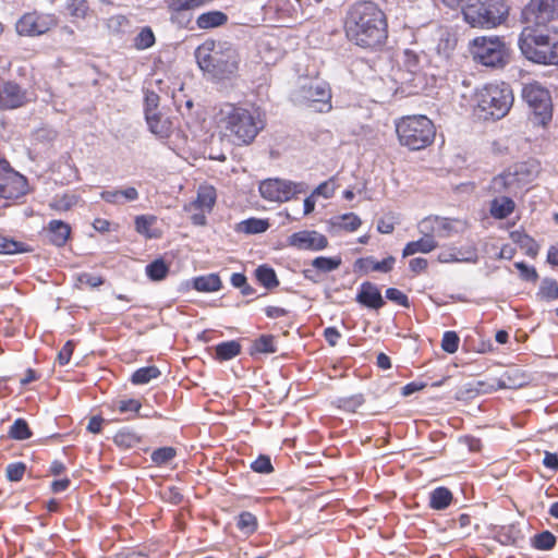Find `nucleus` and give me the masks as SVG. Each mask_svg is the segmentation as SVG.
<instances>
[{"label":"nucleus","mask_w":558,"mask_h":558,"mask_svg":"<svg viewBox=\"0 0 558 558\" xmlns=\"http://www.w3.org/2000/svg\"><path fill=\"white\" fill-rule=\"evenodd\" d=\"M228 22V16L221 11H208L202 13L196 19V25L201 29H209L225 25Z\"/></svg>","instance_id":"obj_24"},{"label":"nucleus","mask_w":558,"mask_h":558,"mask_svg":"<svg viewBox=\"0 0 558 558\" xmlns=\"http://www.w3.org/2000/svg\"><path fill=\"white\" fill-rule=\"evenodd\" d=\"M221 280L217 274L198 276L193 279V288L199 292H216L221 289Z\"/></svg>","instance_id":"obj_27"},{"label":"nucleus","mask_w":558,"mask_h":558,"mask_svg":"<svg viewBox=\"0 0 558 558\" xmlns=\"http://www.w3.org/2000/svg\"><path fill=\"white\" fill-rule=\"evenodd\" d=\"M436 223H437V216H429V217L422 219L417 225L420 233L425 238L435 240Z\"/></svg>","instance_id":"obj_48"},{"label":"nucleus","mask_w":558,"mask_h":558,"mask_svg":"<svg viewBox=\"0 0 558 558\" xmlns=\"http://www.w3.org/2000/svg\"><path fill=\"white\" fill-rule=\"evenodd\" d=\"M114 444L122 449H130L137 446L141 441L138 435L128 428L119 430L113 437Z\"/></svg>","instance_id":"obj_37"},{"label":"nucleus","mask_w":558,"mask_h":558,"mask_svg":"<svg viewBox=\"0 0 558 558\" xmlns=\"http://www.w3.org/2000/svg\"><path fill=\"white\" fill-rule=\"evenodd\" d=\"M253 351L257 353H275L277 347L272 335H262L253 343Z\"/></svg>","instance_id":"obj_44"},{"label":"nucleus","mask_w":558,"mask_h":558,"mask_svg":"<svg viewBox=\"0 0 558 558\" xmlns=\"http://www.w3.org/2000/svg\"><path fill=\"white\" fill-rule=\"evenodd\" d=\"M556 544V537L549 531L537 534L534 538V546L541 550H549Z\"/></svg>","instance_id":"obj_50"},{"label":"nucleus","mask_w":558,"mask_h":558,"mask_svg":"<svg viewBox=\"0 0 558 558\" xmlns=\"http://www.w3.org/2000/svg\"><path fill=\"white\" fill-rule=\"evenodd\" d=\"M538 294L546 300L558 299V283L554 279H544Z\"/></svg>","instance_id":"obj_49"},{"label":"nucleus","mask_w":558,"mask_h":558,"mask_svg":"<svg viewBox=\"0 0 558 558\" xmlns=\"http://www.w3.org/2000/svg\"><path fill=\"white\" fill-rule=\"evenodd\" d=\"M303 191L302 183L281 179H266L259 184L262 197L269 202H288Z\"/></svg>","instance_id":"obj_15"},{"label":"nucleus","mask_w":558,"mask_h":558,"mask_svg":"<svg viewBox=\"0 0 558 558\" xmlns=\"http://www.w3.org/2000/svg\"><path fill=\"white\" fill-rule=\"evenodd\" d=\"M342 260L339 256L326 257L318 256L312 260V266L314 269L320 272H330L339 268Z\"/></svg>","instance_id":"obj_40"},{"label":"nucleus","mask_w":558,"mask_h":558,"mask_svg":"<svg viewBox=\"0 0 558 558\" xmlns=\"http://www.w3.org/2000/svg\"><path fill=\"white\" fill-rule=\"evenodd\" d=\"M114 410H118L120 413H140L142 408V403L136 399H121L117 400L112 404Z\"/></svg>","instance_id":"obj_47"},{"label":"nucleus","mask_w":558,"mask_h":558,"mask_svg":"<svg viewBox=\"0 0 558 558\" xmlns=\"http://www.w3.org/2000/svg\"><path fill=\"white\" fill-rule=\"evenodd\" d=\"M396 132L401 145L420 150L433 143L435 126L425 116H408L396 122Z\"/></svg>","instance_id":"obj_6"},{"label":"nucleus","mask_w":558,"mask_h":558,"mask_svg":"<svg viewBox=\"0 0 558 558\" xmlns=\"http://www.w3.org/2000/svg\"><path fill=\"white\" fill-rule=\"evenodd\" d=\"M522 17L527 26L541 28L558 17V0H530Z\"/></svg>","instance_id":"obj_14"},{"label":"nucleus","mask_w":558,"mask_h":558,"mask_svg":"<svg viewBox=\"0 0 558 558\" xmlns=\"http://www.w3.org/2000/svg\"><path fill=\"white\" fill-rule=\"evenodd\" d=\"M459 336L454 331H446L441 340V349L447 353H456L459 349Z\"/></svg>","instance_id":"obj_52"},{"label":"nucleus","mask_w":558,"mask_h":558,"mask_svg":"<svg viewBox=\"0 0 558 558\" xmlns=\"http://www.w3.org/2000/svg\"><path fill=\"white\" fill-rule=\"evenodd\" d=\"M161 375V372L157 366H145L136 369L131 376V383L133 385H146L153 379H157Z\"/></svg>","instance_id":"obj_30"},{"label":"nucleus","mask_w":558,"mask_h":558,"mask_svg":"<svg viewBox=\"0 0 558 558\" xmlns=\"http://www.w3.org/2000/svg\"><path fill=\"white\" fill-rule=\"evenodd\" d=\"M515 267L520 270L521 277L527 281H535L537 279V272L535 268L529 267L524 263H517Z\"/></svg>","instance_id":"obj_62"},{"label":"nucleus","mask_w":558,"mask_h":558,"mask_svg":"<svg viewBox=\"0 0 558 558\" xmlns=\"http://www.w3.org/2000/svg\"><path fill=\"white\" fill-rule=\"evenodd\" d=\"M514 208V202L508 196H502L492 202L490 214L496 219H505L513 213Z\"/></svg>","instance_id":"obj_28"},{"label":"nucleus","mask_w":558,"mask_h":558,"mask_svg":"<svg viewBox=\"0 0 558 558\" xmlns=\"http://www.w3.org/2000/svg\"><path fill=\"white\" fill-rule=\"evenodd\" d=\"M199 69L213 78L225 80L236 73L240 57L236 49L227 43L206 40L195 50Z\"/></svg>","instance_id":"obj_3"},{"label":"nucleus","mask_w":558,"mask_h":558,"mask_svg":"<svg viewBox=\"0 0 558 558\" xmlns=\"http://www.w3.org/2000/svg\"><path fill=\"white\" fill-rule=\"evenodd\" d=\"M364 403V398L362 395H354L348 398H342L339 400V408L349 411L355 412L362 404Z\"/></svg>","instance_id":"obj_53"},{"label":"nucleus","mask_w":558,"mask_h":558,"mask_svg":"<svg viewBox=\"0 0 558 558\" xmlns=\"http://www.w3.org/2000/svg\"><path fill=\"white\" fill-rule=\"evenodd\" d=\"M217 198L216 190L211 185H201L197 190L195 201L185 206V210H199L210 213L215 206Z\"/></svg>","instance_id":"obj_21"},{"label":"nucleus","mask_w":558,"mask_h":558,"mask_svg":"<svg viewBox=\"0 0 558 558\" xmlns=\"http://www.w3.org/2000/svg\"><path fill=\"white\" fill-rule=\"evenodd\" d=\"M77 281L81 284H85L90 288H97L104 283V278L101 276H96L89 272H83L78 275Z\"/></svg>","instance_id":"obj_59"},{"label":"nucleus","mask_w":558,"mask_h":558,"mask_svg":"<svg viewBox=\"0 0 558 558\" xmlns=\"http://www.w3.org/2000/svg\"><path fill=\"white\" fill-rule=\"evenodd\" d=\"M386 298L398 305L409 307V299L408 296L400 290L396 288H389L386 290Z\"/></svg>","instance_id":"obj_58"},{"label":"nucleus","mask_w":558,"mask_h":558,"mask_svg":"<svg viewBox=\"0 0 558 558\" xmlns=\"http://www.w3.org/2000/svg\"><path fill=\"white\" fill-rule=\"evenodd\" d=\"M28 251L31 250L25 243L0 235V254H16Z\"/></svg>","instance_id":"obj_42"},{"label":"nucleus","mask_w":558,"mask_h":558,"mask_svg":"<svg viewBox=\"0 0 558 558\" xmlns=\"http://www.w3.org/2000/svg\"><path fill=\"white\" fill-rule=\"evenodd\" d=\"M288 245L301 251H322L328 246V239L315 230H302L287 239Z\"/></svg>","instance_id":"obj_19"},{"label":"nucleus","mask_w":558,"mask_h":558,"mask_svg":"<svg viewBox=\"0 0 558 558\" xmlns=\"http://www.w3.org/2000/svg\"><path fill=\"white\" fill-rule=\"evenodd\" d=\"M251 469L262 474H268L274 470L270 458L263 454L251 463Z\"/></svg>","instance_id":"obj_55"},{"label":"nucleus","mask_w":558,"mask_h":558,"mask_svg":"<svg viewBox=\"0 0 558 558\" xmlns=\"http://www.w3.org/2000/svg\"><path fill=\"white\" fill-rule=\"evenodd\" d=\"M159 95L153 90L145 92V116L158 112Z\"/></svg>","instance_id":"obj_57"},{"label":"nucleus","mask_w":558,"mask_h":558,"mask_svg":"<svg viewBox=\"0 0 558 558\" xmlns=\"http://www.w3.org/2000/svg\"><path fill=\"white\" fill-rule=\"evenodd\" d=\"M355 301L372 310H379L385 305L380 290L376 284L369 281L361 283Z\"/></svg>","instance_id":"obj_20"},{"label":"nucleus","mask_w":558,"mask_h":558,"mask_svg":"<svg viewBox=\"0 0 558 558\" xmlns=\"http://www.w3.org/2000/svg\"><path fill=\"white\" fill-rule=\"evenodd\" d=\"M9 436L16 440H26L32 437V432L24 418H16L9 430Z\"/></svg>","instance_id":"obj_43"},{"label":"nucleus","mask_w":558,"mask_h":558,"mask_svg":"<svg viewBox=\"0 0 558 558\" xmlns=\"http://www.w3.org/2000/svg\"><path fill=\"white\" fill-rule=\"evenodd\" d=\"M333 227L353 232L359 229L362 225V221L357 215L354 213L343 214L341 216L335 217L331 220Z\"/></svg>","instance_id":"obj_33"},{"label":"nucleus","mask_w":558,"mask_h":558,"mask_svg":"<svg viewBox=\"0 0 558 558\" xmlns=\"http://www.w3.org/2000/svg\"><path fill=\"white\" fill-rule=\"evenodd\" d=\"M58 19L52 13L27 12L15 24V29L21 36H40L56 27Z\"/></svg>","instance_id":"obj_13"},{"label":"nucleus","mask_w":558,"mask_h":558,"mask_svg":"<svg viewBox=\"0 0 558 558\" xmlns=\"http://www.w3.org/2000/svg\"><path fill=\"white\" fill-rule=\"evenodd\" d=\"M453 231L452 221L448 218H442L437 216L436 223V238H449L451 236Z\"/></svg>","instance_id":"obj_56"},{"label":"nucleus","mask_w":558,"mask_h":558,"mask_svg":"<svg viewBox=\"0 0 558 558\" xmlns=\"http://www.w3.org/2000/svg\"><path fill=\"white\" fill-rule=\"evenodd\" d=\"M27 192L25 177L11 168L7 160H0V197L16 199Z\"/></svg>","instance_id":"obj_16"},{"label":"nucleus","mask_w":558,"mask_h":558,"mask_svg":"<svg viewBox=\"0 0 558 558\" xmlns=\"http://www.w3.org/2000/svg\"><path fill=\"white\" fill-rule=\"evenodd\" d=\"M471 52L475 62L493 69H502L510 60V48L498 36L476 37Z\"/></svg>","instance_id":"obj_8"},{"label":"nucleus","mask_w":558,"mask_h":558,"mask_svg":"<svg viewBox=\"0 0 558 558\" xmlns=\"http://www.w3.org/2000/svg\"><path fill=\"white\" fill-rule=\"evenodd\" d=\"M47 231L49 241L56 246H63L71 234V227L62 220H51L48 223Z\"/></svg>","instance_id":"obj_23"},{"label":"nucleus","mask_w":558,"mask_h":558,"mask_svg":"<svg viewBox=\"0 0 558 558\" xmlns=\"http://www.w3.org/2000/svg\"><path fill=\"white\" fill-rule=\"evenodd\" d=\"M175 457L172 447H161L151 452L150 459L156 465H165Z\"/></svg>","instance_id":"obj_46"},{"label":"nucleus","mask_w":558,"mask_h":558,"mask_svg":"<svg viewBox=\"0 0 558 558\" xmlns=\"http://www.w3.org/2000/svg\"><path fill=\"white\" fill-rule=\"evenodd\" d=\"M395 230V220L393 217H384L380 218L377 222V231L383 234L392 233Z\"/></svg>","instance_id":"obj_61"},{"label":"nucleus","mask_w":558,"mask_h":558,"mask_svg":"<svg viewBox=\"0 0 558 558\" xmlns=\"http://www.w3.org/2000/svg\"><path fill=\"white\" fill-rule=\"evenodd\" d=\"M522 54L544 65H558V31L525 26L518 40Z\"/></svg>","instance_id":"obj_4"},{"label":"nucleus","mask_w":558,"mask_h":558,"mask_svg":"<svg viewBox=\"0 0 558 558\" xmlns=\"http://www.w3.org/2000/svg\"><path fill=\"white\" fill-rule=\"evenodd\" d=\"M26 471V465L23 462L10 463L7 469V477L11 482H19L22 480Z\"/></svg>","instance_id":"obj_54"},{"label":"nucleus","mask_w":558,"mask_h":558,"mask_svg":"<svg viewBox=\"0 0 558 558\" xmlns=\"http://www.w3.org/2000/svg\"><path fill=\"white\" fill-rule=\"evenodd\" d=\"M324 337L331 347H335L341 338V333L336 327H328L324 330Z\"/></svg>","instance_id":"obj_64"},{"label":"nucleus","mask_w":558,"mask_h":558,"mask_svg":"<svg viewBox=\"0 0 558 558\" xmlns=\"http://www.w3.org/2000/svg\"><path fill=\"white\" fill-rule=\"evenodd\" d=\"M211 0H166L169 21L179 28H192L193 11Z\"/></svg>","instance_id":"obj_17"},{"label":"nucleus","mask_w":558,"mask_h":558,"mask_svg":"<svg viewBox=\"0 0 558 558\" xmlns=\"http://www.w3.org/2000/svg\"><path fill=\"white\" fill-rule=\"evenodd\" d=\"M522 97L532 108L536 123L546 125L551 120L550 95L539 83L525 84L522 89Z\"/></svg>","instance_id":"obj_12"},{"label":"nucleus","mask_w":558,"mask_h":558,"mask_svg":"<svg viewBox=\"0 0 558 558\" xmlns=\"http://www.w3.org/2000/svg\"><path fill=\"white\" fill-rule=\"evenodd\" d=\"M149 131L159 137H166L169 133V125L166 121H162L159 113H150L145 116Z\"/></svg>","instance_id":"obj_41"},{"label":"nucleus","mask_w":558,"mask_h":558,"mask_svg":"<svg viewBox=\"0 0 558 558\" xmlns=\"http://www.w3.org/2000/svg\"><path fill=\"white\" fill-rule=\"evenodd\" d=\"M452 493L444 486H439L429 494V507L434 510H444L452 502Z\"/></svg>","instance_id":"obj_26"},{"label":"nucleus","mask_w":558,"mask_h":558,"mask_svg":"<svg viewBox=\"0 0 558 558\" xmlns=\"http://www.w3.org/2000/svg\"><path fill=\"white\" fill-rule=\"evenodd\" d=\"M73 350H74L73 342L72 341L65 342V344L62 347V349L60 350V352L58 354V362L60 365H66L70 362L71 356L73 354Z\"/></svg>","instance_id":"obj_60"},{"label":"nucleus","mask_w":558,"mask_h":558,"mask_svg":"<svg viewBox=\"0 0 558 558\" xmlns=\"http://www.w3.org/2000/svg\"><path fill=\"white\" fill-rule=\"evenodd\" d=\"M156 43L155 34L149 26H144L140 29L133 39V46L137 50H146L153 47Z\"/></svg>","instance_id":"obj_38"},{"label":"nucleus","mask_w":558,"mask_h":558,"mask_svg":"<svg viewBox=\"0 0 558 558\" xmlns=\"http://www.w3.org/2000/svg\"><path fill=\"white\" fill-rule=\"evenodd\" d=\"M34 98L25 88L13 81L0 83V109L13 110L31 102Z\"/></svg>","instance_id":"obj_18"},{"label":"nucleus","mask_w":558,"mask_h":558,"mask_svg":"<svg viewBox=\"0 0 558 558\" xmlns=\"http://www.w3.org/2000/svg\"><path fill=\"white\" fill-rule=\"evenodd\" d=\"M66 13L76 20H84L89 13V4L87 0H66Z\"/></svg>","instance_id":"obj_39"},{"label":"nucleus","mask_w":558,"mask_h":558,"mask_svg":"<svg viewBox=\"0 0 558 558\" xmlns=\"http://www.w3.org/2000/svg\"><path fill=\"white\" fill-rule=\"evenodd\" d=\"M396 263V259L393 256H388L384 258L383 260L378 262L374 257H365V258H359L355 262V267L364 272L369 271H380V272H389Z\"/></svg>","instance_id":"obj_22"},{"label":"nucleus","mask_w":558,"mask_h":558,"mask_svg":"<svg viewBox=\"0 0 558 558\" xmlns=\"http://www.w3.org/2000/svg\"><path fill=\"white\" fill-rule=\"evenodd\" d=\"M100 197L110 204H122L123 201H121L120 190H110V191H102L100 193Z\"/></svg>","instance_id":"obj_63"},{"label":"nucleus","mask_w":558,"mask_h":558,"mask_svg":"<svg viewBox=\"0 0 558 558\" xmlns=\"http://www.w3.org/2000/svg\"><path fill=\"white\" fill-rule=\"evenodd\" d=\"M513 99L509 84L505 82L488 83L475 93V111L485 120H498L509 112Z\"/></svg>","instance_id":"obj_5"},{"label":"nucleus","mask_w":558,"mask_h":558,"mask_svg":"<svg viewBox=\"0 0 558 558\" xmlns=\"http://www.w3.org/2000/svg\"><path fill=\"white\" fill-rule=\"evenodd\" d=\"M344 32L354 45L364 49H377L388 38L387 16L373 1L356 2L347 13Z\"/></svg>","instance_id":"obj_1"},{"label":"nucleus","mask_w":558,"mask_h":558,"mask_svg":"<svg viewBox=\"0 0 558 558\" xmlns=\"http://www.w3.org/2000/svg\"><path fill=\"white\" fill-rule=\"evenodd\" d=\"M241 352V344L235 340L225 341L216 345V359L228 361L238 356Z\"/></svg>","instance_id":"obj_29"},{"label":"nucleus","mask_w":558,"mask_h":558,"mask_svg":"<svg viewBox=\"0 0 558 558\" xmlns=\"http://www.w3.org/2000/svg\"><path fill=\"white\" fill-rule=\"evenodd\" d=\"M145 272L150 280L160 281L168 276L169 265L162 258H157L146 266Z\"/></svg>","instance_id":"obj_36"},{"label":"nucleus","mask_w":558,"mask_h":558,"mask_svg":"<svg viewBox=\"0 0 558 558\" xmlns=\"http://www.w3.org/2000/svg\"><path fill=\"white\" fill-rule=\"evenodd\" d=\"M509 8L504 0H466L462 14L472 27H496L507 19Z\"/></svg>","instance_id":"obj_7"},{"label":"nucleus","mask_w":558,"mask_h":558,"mask_svg":"<svg viewBox=\"0 0 558 558\" xmlns=\"http://www.w3.org/2000/svg\"><path fill=\"white\" fill-rule=\"evenodd\" d=\"M155 216L141 215L135 218V230L145 235L147 239L158 238L159 233L151 230L153 225L156 222Z\"/></svg>","instance_id":"obj_35"},{"label":"nucleus","mask_w":558,"mask_h":558,"mask_svg":"<svg viewBox=\"0 0 558 558\" xmlns=\"http://www.w3.org/2000/svg\"><path fill=\"white\" fill-rule=\"evenodd\" d=\"M438 260L440 263L475 262L476 254H475V251H470V252H468V256H465L457 248H449V250H445L438 254Z\"/></svg>","instance_id":"obj_32"},{"label":"nucleus","mask_w":558,"mask_h":558,"mask_svg":"<svg viewBox=\"0 0 558 558\" xmlns=\"http://www.w3.org/2000/svg\"><path fill=\"white\" fill-rule=\"evenodd\" d=\"M257 281L267 289H274L279 286V280L275 270L268 265H260L255 270Z\"/></svg>","instance_id":"obj_31"},{"label":"nucleus","mask_w":558,"mask_h":558,"mask_svg":"<svg viewBox=\"0 0 558 558\" xmlns=\"http://www.w3.org/2000/svg\"><path fill=\"white\" fill-rule=\"evenodd\" d=\"M437 246H438V244H437L436 240L425 238L422 235L421 239H418L416 241H411L405 244V246L402 251V256L408 257V256L414 255L416 253L427 254V253H430L432 251H434Z\"/></svg>","instance_id":"obj_25"},{"label":"nucleus","mask_w":558,"mask_h":558,"mask_svg":"<svg viewBox=\"0 0 558 558\" xmlns=\"http://www.w3.org/2000/svg\"><path fill=\"white\" fill-rule=\"evenodd\" d=\"M236 526L245 533L254 532L257 526L255 515L251 512H242L238 518Z\"/></svg>","instance_id":"obj_51"},{"label":"nucleus","mask_w":558,"mask_h":558,"mask_svg":"<svg viewBox=\"0 0 558 558\" xmlns=\"http://www.w3.org/2000/svg\"><path fill=\"white\" fill-rule=\"evenodd\" d=\"M533 180V171L526 163H517L509 167L492 180L490 189L494 193L518 194Z\"/></svg>","instance_id":"obj_11"},{"label":"nucleus","mask_w":558,"mask_h":558,"mask_svg":"<svg viewBox=\"0 0 558 558\" xmlns=\"http://www.w3.org/2000/svg\"><path fill=\"white\" fill-rule=\"evenodd\" d=\"M294 100L306 108L320 113L332 109L331 88L325 81H308L301 85L293 94Z\"/></svg>","instance_id":"obj_10"},{"label":"nucleus","mask_w":558,"mask_h":558,"mask_svg":"<svg viewBox=\"0 0 558 558\" xmlns=\"http://www.w3.org/2000/svg\"><path fill=\"white\" fill-rule=\"evenodd\" d=\"M427 63L424 53H417L411 49H407L402 53L398 69L393 72L396 83L413 87L415 93L426 85V75L424 72Z\"/></svg>","instance_id":"obj_9"},{"label":"nucleus","mask_w":558,"mask_h":558,"mask_svg":"<svg viewBox=\"0 0 558 558\" xmlns=\"http://www.w3.org/2000/svg\"><path fill=\"white\" fill-rule=\"evenodd\" d=\"M269 227L267 220L250 218L241 222V230L248 234L265 232Z\"/></svg>","instance_id":"obj_45"},{"label":"nucleus","mask_w":558,"mask_h":558,"mask_svg":"<svg viewBox=\"0 0 558 558\" xmlns=\"http://www.w3.org/2000/svg\"><path fill=\"white\" fill-rule=\"evenodd\" d=\"M218 126L235 145H250L264 129L265 122L255 109L227 102L218 113Z\"/></svg>","instance_id":"obj_2"},{"label":"nucleus","mask_w":558,"mask_h":558,"mask_svg":"<svg viewBox=\"0 0 558 558\" xmlns=\"http://www.w3.org/2000/svg\"><path fill=\"white\" fill-rule=\"evenodd\" d=\"M80 197L72 193L56 195L49 203V207L56 211H68L78 203Z\"/></svg>","instance_id":"obj_34"}]
</instances>
